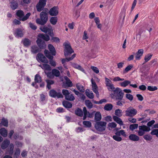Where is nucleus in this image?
<instances>
[{"label":"nucleus","mask_w":158,"mask_h":158,"mask_svg":"<svg viewBox=\"0 0 158 158\" xmlns=\"http://www.w3.org/2000/svg\"><path fill=\"white\" fill-rule=\"evenodd\" d=\"M83 124L86 127H90L91 126V123L89 121H84Z\"/></svg>","instance_id":"nucleus-49"},{"label":"nucleus","mask_w":158,"mask_h":158,"mask_svg":"<svg viewBox=\"0 0 158 158\" xmlns=\"http://www.w3.org/2000/svg\"><path fill=\"white\" fill-rule=\"evenodd\" d=\"M14 150V145L12 143H11L10 144L9 147V154L10 155H12L13 152Z\"/></svg>","instance_id":"nucleus-55"},{"label":"nucleus","mask_w":158,"mask_h":158,"mask_svg":"<svg viewBox=\"0 0 158 158\" xmlns=\"http://www.w3.org/2000/svg\"><path fill=\"white\" fill-rule=\"evenodd\" d=\"M62 104L66 108H70L72 106V103L68 101H64L63 102Z\"/></svg>","instance_id":"nucleus-19"},{"label":"nucleus","mask_w":158,"mask_h":158,"mask_svg":"<svg viewBox=\"0 0 158 158\" xmlns=\"http://www.w3.org/2000/svg\"><path fill=\"white\" fill-rule=\"evenodd\" d=\"M37 44L40 49H45L46 46L45 42L40 38H38L36 41Z\"/></svg>","instance_id":"nucleus-11"},{"label":"nucleus","mask_w":158,"mask_h":158,"mask_svg":"<svg viewBox=\"0 0 158 158\" xmlns=\"http://www.w3.org/2000/svg\"><path fill=\"white\" fill-rule=\"evenodd\" d=\"M7 127L8 126V121L7 119L3 118L1 121V125Z\"/></svg>","instance_id":"nucleus-23"},{"label":"nucleus","mask_w":158,"mask_h":158,"mask_svg":"<svg viewBox=\"0 0 158 158\" xmlns=\"http://www.w3.org/2000/svg\"><path fill=\"white\" fill-rule=\"evenodd\" d=\"M129 139L132 141H137L139 139V137L136 135L131 134L129 136Z\"/></svg>","instance_id":"nucleus-16"},{"label":"nucleus","mask_w":158,"mask_h":158,"mask_svg":"<svg viewBox=\"0 0 158 158\" xmlns=\"http://www.w3.org/2000/svg\"><path fill=\"white\" fill-rule=\"evenodd\" d=\"M76 55L75 54H74L71 57L62 59L61 60L62 64H64L66 61L68 62L70 60H72L75 57Z\"/></svg>","instance_id":"nucleus-24"},{"label":"nucleus","mask_w":158,"mask_h":158,"mask_svg":"<svg viewBox=\"0 0 158 158\" xmlns=\"http://www.w3.org/2000/svg\"><path fill=\"white\" fill-rule=\"evenodd\" d=\"M138 127V125L137 124H131L129 126V129L131 131L136 129Z\"/></svg>","instance_id":"nucleus-45"},{"label":"nucleus","mask_w":158,"mask_h":158,"mask_svg":"<svg viewBox=\"0 0 158 158\" xmlns=\"http://www.w3.org/2000/svg\"><path fill=\"white\" fill-rule=\"evenodd\" d=\"M113 119L114 121L116 122L120 126H122L123 125V121L119 117L116 116H113Z\"/></svg>","instance_id":"nucleus-17"},{"label":"nucleus","mask_w":158,"mask_h":158,"mask_svg":"<svg viewBox=\"0 0 158 158\" xmlns=\"http://www.w3.org/2000/svg\"><path fill=\"white\" fill-rule=\"evenodd\" d=\"M139 129L145 131H149L150 130V127H147L145 125L139 126Z\"/></svg>","instance_id":"nucleus-28"},{"label":"nucleus","mask_w":158,"mask_h":158,"mask_svg":"<svg viewBox=\"0 0 158 158\" xmlns=\"http://www.w3.org/2000/svg\"><path fill=\"white\" fill-rule=\"evenodd\" d=\"M38 36L39 38L42 39L44 40L48 41L50 40V37L47 34H40L38 35Z\"/></svg>","instance_id":"nucleus-13"},{"label":"nucleus","mask_w":158,"mask_h":158,"mask_svg":"<svg viewBox=\"0 0 158 158\" xmlns=\"http://www.w3.org/2000/svg\"><path fill=\"white\" fill-rule=\"evenodd\" d=\"M76 87L80 92L83 93L85 91V89L84 88L83 86L81 85L79 83L77 84Z\"/></svg>","instance_id":"nucleus-43"},{"label":"nucleus","mask_w":158,"mask_h":158,"mask_svg":"<svg viewBox=\"0 0 158 158\" xmlns=\"http://www.w3.org/2000/svg\"><path fill=\"white\" fill-rule=\"evenodd\" d=\"M1 135L4 137H6L7 135V131L4 128H1Z\"/></svg>","instance_id":"nucleus-31"},{"label":"nucleus","mask_w":158,"mask_h":158,"mask_svg":"<svg viewBox=\"0 0 158 158\" xmlns=\"http://www.w3.org/2000/svg\"><path fill=\"white\" fill-rule=\"evenodd\" d=\"M89 89H86L85 91L86 95L89 98L93 99L94 98V95L93 93H89Z\"/></svg>","instance_id":"nucleus-37"},{"label":"nucleus","mask_w":158,"mask_h":158,"mask_svg":"<svg viewBox=\"0 0 158 158\" xmlns=\"http://www.w3.org/2000/svg\"><path fill=\"white\" fill-rule=\"evenodd\" d=\"M113 107V105L110 103L106 104L104 107V109L107 111H110L112 110Z\"/></svg>","instance_id":"nucleus-32"},{"label":"nucleus","mask_w":158,"mask_h":158,"mask_svg":"<svg viewBox=\"0 0 158 158\" xmlns=\"http://www.w3.org/2000/svg\"><path fill=\"white\" fill-rule=\"evenodd\" d=\"M63 45L64 46V53L66 57L70 56L72 53L74 52V51L72 48L69 43L65 42L64 43Z\"/></svg>","instance_id":"nucleus-3"},{"label":"nucleus","mask_w":158,"mask_h":158,"mask_svg":"<svg viewBox=\"0 0 158 158\" xmlns=\"http://www.w3.org/2000/svg\"><path fill=\"white\" fill-rule=\"evenodd\" d=\"M126 97L130 101H132L133 99V97L132 95L130 94H127Z\"/></svg>","instance_id":"nucleus-60"},{"label":"nucleus","mask_w":158,"mask_h":158,"mask_svg":"<svg viewBox=\"0 0 158 158\" xmlns=\"http://www.w3.org/2000/svg\"><path fill=\"white\" fill-rule=\"evenodd\" d=\"M143 138L147 141H150L152 139V137L149 135H146L143 136Z\"/></svg>","instance_id":"nucleus-53"},{"label":"nucleus","mask_w":158,"mask_h":158,"mask_svg":"<svg viewBox=\"0 0 158 158\" xmlns=\"http://www.w3.org/2000/svg\"><path fill=\"white\" fill-rule=\"evenodd\" d=\"M143 53V49H139L136 53L135 58L136 60H139L140 57L142 56Z\"/></svg>","instance_id":"nucleus-15"},{"label":"nucleus","mask_w":158,"mask_h":158,"mask_svg":"<svg viewBox=\"0 0 158 158\" xmlns=\"http://www.w3.org/2000/svg\"><path fill=\"white\" fill-rule=\"evenodd\" d=\"M136 97H137L138 100L140 101H142L143 100V98L142 95L140 94H137Z\"/></svg>","instance_id":"nucleus-64"},{"label":"nucleus","mask_w":158,"mask_h":158,"mask_svg":"<svg viewBox=\"0 0 158 158\" xmlns=\"http://www.w3.org/2000/svg\"><path fill=\"white\" fill-rule=\"evenodd\" d=\"M90 68L96 73H99V70L97 67L91 66Z\"/></svg>","instance_id":"nucleus-58"},{"label":"nucleus","mask_w":158,"mask_h":158,"mask_svg":"<svg viewBox=\"0 0 158 158\" xmlns=\"http://www.w3.org/2000/svg\"><path fill=\"white\" fill-rule=\"evenodd\" d=\"M46 81L47 83V88L48 89H50L51 88V85H53L54 83V81L50 80H46Z\"/></svg>","instance_id":"nucleus-30"},{"label":"nucleus","mask_w":158,"mask_h":158,"mask_svg":"<svg viewBox=\"0 0 158 158\" xmlns=\"http://www.w3.org/2000/svg\"><path fill=\"white\" fill-rule=\"evenodd\" d=\"M75 114L77 115L82 117L83 115V112L82 110L79 108H77L75 110Z\"/></svg>","instance_id":"nucleus-29"},{"label":"nucleus","mask_w":158,"mask_h":158,"mask_svg":"<svg viewBox=\"0 0 158 158\" xmlns=\"http://www.w3.org/2000/svg\"><path fill=\"white\" fill-rule=\"evenodd\" d=\"M106 125V123L105 122H97L94 125V127L97 131L102 132L105 130Z\"/></svg>","instance_id":"nucleus-4"},{"label":"nucleus","mask_w":158,"mask_h":158,"mask_svg":"<svg viewBox=\"0 0 158 158\" xmlns=\"http://www.w3.org/2000/svg\"><path fill=\"white\" fill-rule=\"evenodd\" d=\"M115 95V99L116 100H121L123 98L124 93L122 90L119 88H117L114 90Z\"/></svg>","instance_id":"nucleus-5"},{"label":"nucleus","mask_w":158,"mask_h":158,"mask_svg":"<svg viewBox=\"0 0 158 158\" xmlns=\"http://www.w3.org/2000/svg\"><path fill=\"white\" fill-rule=\"evenodd\" d=\"M122 110L118 109L115 110L114 114L117 116L121 117L122 115Z\"/></svg>","instance_id":"nucleus-48"},{"label":"nucleus","mask_w":158,"mask_h":158,"mask_svg":"<svg viewBox=\"0 0 158 158\" xmlns=\"http://www.w3.org/2000/svg\"><path fill=\"white\" fill-rule=\"evenodd\" d=\"M85 104L88 108L89 109L92 108L93 105L92 102L89 100H86L85 101Z\"/></svg>","instance_id":"nucleus-40"},{"label":"nucleus","mask_w":158,"mask_h":158,"mask_svg":"<svg viewBox=\"0 0 158 158\" xmlns=\"http://www.w3.org/2000/svg\"><path fill=\"white\" fill-rule=\"evenodd\" d=\"M14 34L16 36L20 37H23V35L22 31L20 28L16 29L15 32Z\"/></svg>","instance_id":"nucleus-20"},{"label":"nucleus","mask_w":158,"mask_h":158,"mask_svg":"<svg viewBox=\"0 0 158 158\" xmlns=\"http://www.w3.org/2000/svg\"><path fill=\"white\" fill-rule=\"evenodd\" d=\"M18 6V3L14 1L10 2V7L13 10H15L17 9Z\"/></svg>","instance_id":"nucleus-25"},{"label":"nucleus","mask_w":158,"mask_h":158,"mask_svg":"<svg viewBox=\"0 0 158 158\" xmlns=\"http://www.w3.org/2000/svg\"><path fill=\"white\" fill-rule=\"evenodd\" d=\"M115 135H117L118 136H120L121 135H122L124 137H126L127 136L125 132L123 130H121L119 131L116 132L115 133Z\"/></svg>","instance_id":"nucleus-42"},{"label":"nucleus","mask_w":158,"mask_h":158,"mask_svg":"<svg viewBox=\"0 0 158 158\" xmlns=\"http://www.w3.org/2000/svg\"><path fill=\"white\" fill-rule=\"evenodd\" d=\"M16 14V15L19 17V19H22L24 15V12L21 10H17Z\"/></svg>","instance_id":"nucleus-26"},{"label":"nucleus","mask_w":158,"mask_h":158,"mask_svg":"<svg viewBox=\"0 0 158 158\" xmlns=\"http://www.w3.org/2000/svg\"><path fill=\"white\" fill-rule=\"evenodd\" d=\"M50 21V23L52 25H55L57 21V18L56 17H52L51 18Z\"/></svg>","instance_id":"nucleus-38"},{"label":"nucleus","mask_w":158,"mask_h":158,"mask_svg":"<svg viewBox=\"0 0 158 158\" xmlns=\"http://www.w3.org/2000/svg\"><path fill=\"white\" fill-rule=\"evenodd\" d=\"M40 29L44 33H47L52 37L51 40L53 42L58 43L60 42V40L59 38L53 37L54 34L53 32V30L51 27V28H48L46 26H44L43 27H41L40 28Z\"/></svg>","instance_id":"nucleus-1"},{"label":"nucleus","mask_w":158,"mask_h":158,"mask_svg":"<svg viewBox=\"0 0 158 158\" xmlns=\"http://www.w3.org/2000/svg\"><path fill=\"white\" fill-rule=\"evenodd\" d=\"M46 0H39V3L36 6V7L38 11L40 12L46 4Z\"/></svg>","instance_id":"nucleus-9"},{"label":"nucleus","mask_w":158,"mask_h":158,"mask_svg":"<svg viewBox=\"0 0 158 158\" xmlns=\"http://www.w3.org/2000/svg\"><path fill=\"white\" fill-rule=\"evenodd\" d=\"M20 150L19 148L16 149L14 157L15 158H17L20 155Z\"/></svg>","instance_id":"nucleus-47"},{"label":"nucleus","mask_w":158,"mask_h":158,"mask_svg":"<svg viewBox=\"0 0 158 158\" xmlns=\"http://www.w3.org/2000/svg\"><path fill=\"white\" fill-rule=\"evenodd\" d=\"M152 55L151 54H148L145 56L144 57V60L146 62L148 61L151 58Z\"/></svg>","instance_id":"nucleus-51"},{"label":"nucleus","mask_w":158,"mask_h":158,"mask_svg":"<svg viewBox=\"0 0 158 158\" xmlns=\"http://www.w3.org/2000/svg\"><path fill=\"white\" fill-rule=\"evenodd\" d=\"M137 112V111L136 109L130 107L128 108L125 111V115L127 116L132 117L135 115Z\"/></svg>","instance_id":"nucleus-7"},{"label":"nucleus","mask_w":158,"mask_h":158,"mask_svg":"<svg viewBox=\"0 0 158 158\" xmlns=\"http://www.w3.org/2000/svg\"><path fill=\"white\" fill-rule=\"evenodd\" d=\"M105 84L106 86L112 83L111 81L107 77H105Z\"/></svg>","instance_id":"nucleus-57"},{"label":"nucleus","mask_w":158,"mask_h":158,"mask_svg":"<svg viewBox=\"0 0 158 158\" xmlns=\"http://www.w3.org/2000/svg\"><path fill=\"white\" fill-rule=\"evenodd\" d=\"M39 66H40L42 68L47 70L50 71L51 70L50 66L47 64H43L42 65H40Z\"/></svg>","instance_id":"nucleus-34"},{"label":"nucleus","mask_w":158,"mask_h":158,"mask_svg":"<svg viewBox=\"0 0 158 158\" xmlns=\"http://www.w3.org/2000/svg\"><path fill=\"white\" fill-rule=\"evenodd\" d=\"M157 88L156 86H149L148 87V89L150 91H154L156 90Z\"/></svg>","instance_id":"nucleus-56"},{"label":"nucleus","mask_w":158,"mask_h":158,"mask_svg":"<svg viewBox=\"0 0 158 158\" xmlns=\"http://www.w3.org/2000/svg\"><path fill=\"white\" fill-rule=\"evenodd\" d=\"M91 81L92 83V85L93 91H94V90H98V88L96 82L93 81V78H92L91 80Z\"/></svg>","instance_id":"nucleus-44"},{"label":"nucleus","mask_w":158,"mask_h":158,"mask_svg":"<svg viewBox=\"0 0 158 158\" xmlns=\"http://www.w3.org/2000/svg\"><path fill=\"white\" fill-rule=\"evenodd\" d=\"M73 86V83L71 81L65 82L63 84V87L65 88H68L69 87H71Z\"/></svg>","instance_id":"nucleus-36"},{"label":"nucleus","mask_w":158,"mask_h":158,"mask_svg":"<svg viewBox=\"0 0 158 158\" xmlns=\"http://www.w3.org/2000/svg\"><path fill=\"white\" fill-rule=\"evenodd\" d=\"M40 18L36 19V23L39 24L44 25L47 22L48 19V15L46 12L42 11L40 15Z\"/></svg>","instance_id":"nucleus-2"},{"label":"nucleus","mask_w":158,"mask_h":158,"mask_svg":"<svg viewBox=\"0 0 158 158\" xmlns=\"http://www.w3.org/2000/svg\"><path fill=\"white\" fill-rule=\"evenodd\" d=\"M102 118V116L99 112H96L95 114L94 119L96 121H100Z\"/></svg>","instance_id":"nucleus-27"},{"label":"nucleus","mask_w":158,"mask_h":158,"mask_svg":"<svg viewBox=\"0 0 158 158\" xmlns=\"http://www.w3.org/2000/svg\"><path fill=\"white\" fill-rule=\"evenodd\" d=\"M31 15V13L30 12L28 13L25 16H24L22 19H19V20L23 21H25L28 19Z\"/></svg>","instance_id":"nucleus-46"},{"label":"nucleus","mask_w":158,"mask_h":158,"mask_svg":"<svg viewBox=\"0 0 158 158\" xmlns=\"http://www.w3.org/2000/svg\"><path fill=\"white\" fill-rule=\"evenodd\" d=\"M119 136L114 135L113 136V138L115 141H117L120 142L122 140V138L121 137Z\"/></svg>","instance_id":"nucleus-52"},{"label":"nucleus","mask_w":158,"mask_h":158,"mask_svg":"<svg viewBox=\"0 0 158 158\" xmlns=\"http://www.w3.org/2000/svg\"><path fill=\"white\" fill-rule=\"evenodd\" d=\"M106 87H107V89L109 91L112 90L114 92V90L115 89L112 83L108 85Z\"/></svg>","instance_id":"nucleus-54"},{"label":"nucleus","mask_w":158,"mask_h":158,"mask_svg":"<svg viewBox=\"0 0 158 158\" xmlns=\"http://www.w3.org/2000/svg\"><path fill=\"white\" fill-rule=\"evenodd\" d=\"M10 143V141L8 139H6L2 142L1 147L3 149L6 148L7 147Z\"/></svg>","instance_id":"nucleus-22"},{"label":"nucleus","mask_w":158,"mask_h":158,"mask_svg":"<svg viewBox=\"0 0 158 158\" xmlns=\"http://www.w3.org/2000/svg\"><path fill=\"white\" fill-rule=\"evenodd\" d=\"M72 66L75 69L79 70L83 72H85L84 69L79 65L76 63H73L72 64Z\"/></svg>","instance_id":"nucleus-33"},{"label":"nucleus","mask_w":158,"mask_h":158,"mask_svg":"<svg viewBox=\"0 0 158 158\" xmlns=\"http://www.w3.org/2000/svg\"><path fill=\"white\" fill-rule=\"evenodd\" d=\"M133 67V66L132 65H130L128 66L123 71V73H126L130 70L131 68Z\"/></svg>","instance_id":"nucleus-50"},{"label":"nucleus","mask_w":158,"mask_h":158,"mask_svg":"<svg viewBox=\"0 0 158 158\" xmlns=\"http://www.w3.org/2000/svg\"><path fill=\"white\" fill-rule=\"evenodd\" d=\"M22 42L25 47H28L31 44V41L28 38H25L23 39Z\"/></svg>","instance_id":"nucleus-18"},{"label":"nucleus","mask_w":158,"mask_h":158,"mask_svg":"<svg viewBox=\"0 0 158 158\" xmlns=\"http://www.w3.org/2000/svg\"><path fill=\"white\" fill-rule=\"evenodd\" d=\"M52 73L53 76L56 77H59L60 75L59 71L56 69H53L52 70Z\"/></svg>","instance_id":"nucleus-35"},{"label":"nucleus","mask_w":158,"mask_h":158,"mask_svg":"<svg viewBox=\"0 0 158 158\" xmlns=\"http://www.w3.org/2000/svg\"><path fill=\"white\" fill-rule=\"evenodd\" d=\"M48 46L52 55L53 56H55L56 54V52L54 46L51 44H49Z\"/></svg>","instance_id":"nucleus-21"},{"label":"nucleus","mask_w":158,"mask_h":158,"mask_svg":"<svg viewBox=\"0 0 158 158\" xmlns=\"http://www.w3.org/2000/svg\"><path fill=\"white\" fill-rule=\"evenodd\" d=\"M123 80H124V78H121L118 77H115L113 79V81H123Z\"/></svg>","instance_id":"nucleus-62"},{"label":"nucleus","mask_w":158,"mask_h":158,"mask_svg":"<svg viewBox=\"0 0 158 158\" xmlns=\"http://www.w3.org/2000/svg\"><path fill=\"white\" fill-rule=\"evenodd\" d=\"M49 64L51 66L53 67H55L56 65V62L53 60H49Z\"/></svg>","instance_id":"nucleus-63"},{"label":"nucleus","mask_w":158,"mask_h":158,"mask_svg":"<svg viewBox=\"0 0 158 158\" xmlns=\"http://www.w3.org/2000/svg\"><path fill=\"white\" fill-rule=\"evenodd\" d=\"M49 95L53 98L57 97L58 98H63V96L60 92L57 93L54 89L50 90L49 92Z\"/></svg>","instance_id":"nucleus-8"},{"label":"nucleus","mask_w":158,"mask_h":158,"mask_svg":"<svg viewBox=\"0 0 158 158\" xmlns=\"http://www.w3.org/2000/svg\"><path fill=\"white\" fill-rule=\"evenodd\" d=\"M42 81L41 77L39 74H37L35 75V83H40Z\"/></svg>","instance_id":"nucleus-41"},{"label":"nucleus","mask_w":158,"mask_h":158,"mask_svg":"<svg viewBox=\"0 0 158 158\" xmlns=\"http://www.w3.org/2000/svg\"><path fill=\"white\" fill-rule=\"evenodd\" d=\"M117 124L114 122L110 123L108 124V126L112 128H114L116 127Z\"/></svg>","instance_id":"nucleus-61"},{"label":"nucleus","mask_w":158,"mask_h":158,"mask_svg":"<svg viewBox=\"0 0 158 158\" xmlns=\"http://www.w3.org/2000/svg\"><path fill=\"white\" fill-rule=\"evenodd\" d=\"M49 15L52 16H56L59 13V8L57 6H54L51 8L49 12Z\"/></svg>","instance_id":"nucleus-10"},{"label":"nucleus","mask_w":158,"mask_h":158,"mask_svg":"<svg viewBox=\"0 0 158 158\" xmlns=\"http://www.w3.org/2000/svg\"><path fill=\"white\" fill-rule=\"evenodd\" d=\"M31 50V52L33 54H35L41 51L40 49L36 45L32 46Z\"/></svg>","instance_id":"nucleus-14"},{"label":"nucleus","mask_w":158,"mask_h":158,"mask_svg":"<svg viewBox=\"0 0 158 158\" xmlns=\"http://www.w3.org/2000/svg\"><path fill=\"white\" fill-rule=\"evenodd\" d=\"M63 94L66 100L69 101H73L75 100V98L73 94H70L68 90L63 89L62 91Z\"/></svg>","instance_id":"nucleus-6"},{"label":"nucleus","mask_w":158,"mask_h":158,"mask_svg":"<svg viewBox=\"0 0 158 158\" xmlns=\"http://www.w3.org/2000/svg\"><path fill=\"white\" fill-rule=\"evenodd\" d=\"M151 134L152 135H156L157 136L158 135V129H154L151 132Z\"/></svg>","instance_id":"nucleus-59"},{"label":"nucleus","mask_w":158,"mask_h":158,"mask_svg":"<svg viewBox=\"0 0 158 158\" xmlns=\"http://www.w3.org/2000/svg\"><path fill=\"white\" fill-rule=\"evenodd\" d=\"M131 82L128 80H125L122 82L119 83L120 85L122 87H126L128 85H130Z\"/></svg>","instance_id":"nucleus-39"},{"label":"nucleus","mask_w":158,"mask_h":158,"mask_svg":"<svg viewBox=\"0 0 158 158\" xmlns=\"http://www.w3.org/2000/svg\"><path fill=\"white\" fill-rule=\"evenodd\" d=\"M37 57L38 59L42 63L47 64L48 63V61L44 55L41 53H39L37 54Z\"/></svg>","instance_id":"nucleus-12"}]
</instances>
